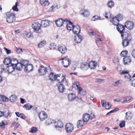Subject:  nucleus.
Listing matches in <instances>:
<instances>
[{"instance_id":"f257e3e1","label":"nucleus","mask_w":135,"mask_h":135,"mask_svg":"<svg viewBox=\"0 0 135 135\" xmlns=\"http://www.w3.org/2000/svg\"><path fill=\"white\" fill-rule=\"evenodd\" d=\"M121 36L123 39L122 44L124 47H126L129 45L130 41L132 38L131 35L127 32H125L123 34H121Z\"/></svg>"},{"instance_id":"f03ea898","label":"nucleus","mask_w":135,"mask_h":135,"mask_svg":"<svg viewBox=\"0 0 135 135\" xmlns=\"http://www.w3.org/2000/svg\"><path fill=\"white\" fill-rule=\"evenodd\" d=\"M6 21L9 23H11L15 21L16 19L15 14L13 13H10L9 12L6 13Z\"/></svg>"},{"instance_id":"7ed1b4c3","label":"nucleus","mask_w":135,"mask_h":135,"mask_svg":"<svg viewBox=\"0 0 135 135\" xmlns=\"http://www.w3.org/2000/svg\"><path fill=\"white\" fill-rule=\"evenodd\" d=\"M41 26V24L38 22L33 24L32 26L34 31L37 33L41 32V29L40 28Z\"/></svg>"},{"instance_id":"20e7f679","label":"nucleus","mask_w":135,"mask_h":135,"mask_svg":"<svg viewBox=\"0 0 135 135\" xmlns=\"http://www.w3.org/2000/svg\"><path fill=\"white\" fill-rule=\"evenodd\" d=\"M65 130L68 133H69L73 131L74 129L73 125L70 123H67L65 126Z\"/></svg>"},{"instance_id":"39448f33","label":"nucleus","mask_w":135,"mask_h":135,"mask_svg":"<svg viewBox=\"0 0 135 135\" xmlns=\"http://www.w3.org/2000/svg\"><path fill=\"white\" fill-rule=\"evenodd\" d=\"M68 21L67 19H65L63 20L62 19L59 18L56 20L55 23L58 27H61L63 25L64 22H67Z\"/></svg>"},{"instance_id":"423d86ee","label":"nucleus","mask_w":135,"mask_h":135,"mask_svg":"<svg viewBox=\"0 0 135 135\" xmlns=\"http://www.w3.org/2000/svg\"><path fill=\"white\" fill-rule=\"evenodd\" d=\"M47 68L43 66H41L38 70V73L41 75H44L47 72Z\"/></svg>"},{"instance_id":"0eeeda50","label":"nucleus","mask_w":135,"mask_h":135,"mask_svg":"<svg viewBox=\"0 0 135 135\" xmlns=\"http://www.w3.org/2000/svg\"><path fill=\"white\" fill-rule=\"evenodd\" d=\"M38 116L41 121H43L47 118V115L46 113L44 111H42L38 114Z\"/></svg>"},{"instance_id":"6e6552de","label":"nucleus","mask_w":135,"mask_h":135,"mask_svg":"<svg viewBox=\"0 0 135 135\" xmlns=\"http://www.w3.org/2000/svg\"><path fill=\"white\" fill-rule=\"evenodd\" d=\"M117 30L121 34H123L125 32L124 31L125 27L124 26L121 24H119L117 25L116 27Z\"/></svg>"},{"instance_id":"1a4fd4ad","label":"nucleus","mask_w":135,"mask_h":135,"mask_svg":"<svg viewBox=\"0 0 135 135\" xmlns=\"http://www.w3.org/2000/svg\"><path fill=\"white\" fill-rule=\"evenodd\" d=\"M54 123L55 124V127L57 129L61 128L63 127V125L60 120H57L56 121H54Z\"/></svg>"},{"instance_id":"9d476101","label":"nucleus","mask_w":135,"mask_h":135,"mask_svg":"<svg viewBox=\"0 0 135 135\" xmlns=\"http://www.w3.org/2000/svg\"><path fill=\"white\" fill-rule=\"evenodd\" d=\"M60 74L54 75L53 73L51 72L49 74V78L50 80L53 81L56 80L58 77H60Z\"/></svg>"},{"instance_id":"9b49d317","label":"nucleus","mask_w":135,"mask_h":135,"mask_svg":"<svg viewBox=\"0 0 135 135\" xmlns=\"http://www.w3.org/2000/svg\"><path fill=\"white\" fill-rule=\"evenodd\" d=\"M58 50L62 54H64L66 51V46L64 45H59L58 46Z\"/></svg>"},{"instance_id":"f8f14e48","label":"nucleus","mask_w":135,"mask_h":135,"mask_svg":"<svg viewBox=\"0 0 135 135\" xmlns=\"http://www.w3.org/2000/svg\"><path fill=\"white\" fill-rule=\"evenodd\" d=\"M123 64L125 65H129L131 62V57L129 56H125L123 58Z\"/></svg>"},{"instance_id":"ddd939ff","label":"nucleus","mask_w":135,"mask_h":135,"mask_svg":"<svg viewBox=\"0 0 135 135\" xmlns=\"http://www.w3.org/2000/svg\"><path fill=\"white\" fill-rule=\"evenodd\" d=\"M125 26L128 29L131 30L133 27V23L132 22L128 21L125 23Z\"/></svg>"},{"instance_id":"4468645a","label":"nucleus","mask_w":135,"mask_h":135,"mask_svg":"<svg viewBox=\"0 0 135 135\" xmlns=\"http://www.w3.org/2000/svg\"><path fill=\"white\" fill-rule=\"evenodd\" d=\"M33 67L31 64H28L24 68V71L27 73L32 71L33 70Z\"/></svg>"},{"instance_id":"2eb2a0df","label":"nucleus","mask_w":135,"mask_h":135,"mask_svg":"<svg viewBox=\"0 0 135 135\" xmlns=\"http://www.w3.org/2000/svg\"><path fill=\"white\" fill-rule=\"evenodd\" d=\"M50 21L47 20H42L41 22V27L44 28L48 27L50 25Z\"/></svg>"},{"instance_id":"dca6fc26","label":"nucleus","mask_w":135,"mask_h":135,"mask_svg":"<svg viewBox=\"0 0 135 135\" xmlns=\"http://www.w3.org/2000/svg\"><path fill=\"white\" fill-rule=\"evenodd\" d=\"M73 31L74 34H78L80 33V28L79 26L76 25L74 26L73 28Z\"/></svg>"},{"instance_id":"f3484780","label":"nucleus","mask_w":135,"mask_h":135,"mask_svg":"<svg viewBox=\"0 0 135 135\" xmlns=\"http://www.w3.org/2000/svg\"><path fill=\"white\" fill-rule=\"evenodd\" d=\"M81 14L84 17H87L90 14L89 12L87 10L83 9L81 11Z\"/></svg>"},{"instance_id":"a211bd4d","label":"nucleus","mask_w":135,"mask_h":135,"mask_svg":"<svg viewBox=\"0 0 135 135\" xmlns=\"http://www.w3.org/2000/svg\"><path fill=\"white\" fill-rule=\"evenodd\" d=\"M80 68L83 70H87L88 68V62L81 63L80 64Z\"/></svg>"},{"instance_id":"6ab92c4d","label":"nucleus","mask_w":135,"mask_h":135,"mask_svg":"<svg viewBox=\"0 0 135 135\" xmlns=\"http://www.w3.org/2000/svg\"><path fill=\"white\" fill-rule=\"evenodd\" d=\"M97 64V62L95 61H90L88 63V68L91 69H94L96 68Z\"/></svg>"},{"instance_id":"aec40b11","label":"nucleus","mask_w":135,"mask_h":135,"mask_svg":"<svg viewBox=\"0 0 135 135\" xmlns=\"http://www.w3.org/2000/svg\"><path fill=\"white\" fill-rule=\"evenodd\" d=\"M15 67L14 66L11 65L8 66L6 68V70L7 72L9 73H11L13 72L15 69Z\"/></svg>"},{"instance_id":"412c9836","label":"nucleus","mask_w":135,"mask_h":135,"mask_svg":"<svg viewBox=\"0 0 135 135\" xmlns=\"http://www.w3.org/2000/svg\"><path fill=\"white\" fill-rule=\"evenodd\" d=\"M74 40L76 43L77 44L80 43L82 41V36L80 35L75 36V37Z\"/></svg>"},{"instance_id":"4be33fe9","label":"nucleus","mask_w":135,"mask_h":135,"mask_svg":"<svg viewBox=\"0 0 135 135\" xmlns=\"http://www.w3.org/2000/svg\"><path fill=\"white\" fill-rule=\"evenodd\" d=\"M68 98L69 101L73 102L76 98L75 95L73 93L69 94L68 95Z\"/></svg>"},{"instance_id":"5701e85b","label":"nucleus","mask_w":135,"mask_h":135,"mask_svg":"<svg viewBox=\"0 0 135 135\" xmlns=\"http://www.w3.org/2000/svg\"><path fill=\"white\" fill-rule=\"evenodd\" d=\"M129 72L127 70H123L120 73V74H125L124 78L126 79H129L131 77L128 74Z\"/></svg>"},{"instance_id":"b1692460","label":"nucleus","mask_w":135,"mask_h":135,"mask_svg":"<svg viewBox=\"0 0 135 135\" xmlns=\"http://www.w3.org/2000/svg\"><path fill=\"white\" fill-rule=\"evenodd\" d=\"M67 19L68 20V22L69 23L66 25L67 28L68 30H73V28L74 26L73 25L72 23L70 21H69L68 19Z\"/></svg>"},{"instance_id":"393cba45","label":"nucleus","mask_w":135,"mask_h":135,"mask_svg":"<svg viewBox=\"0 0 135 135\" xmlns=\"http://www.w3.org/2000/svg\"><path fill=\"white\" fill-rule=\"evenodd\" d=\"M40 2L41 5L44 6H48L50 4L48 0H40Z\"/></svg>"},{"instance_id":"a878e982","label":"nucleus","mask_w":135,"mask_h":135,"mask_svg":"<svg viewBox=\"0 0 135 135\" xmlns=\"http://www.w3.org/2000/svg\"><path fill=\"white\" fill-rule=\"evenodd\" d=\"M83 120L84 122H87L90 118L89 114L87 113L83 115Z\"/></svg>"},{"instance_id":"bb28decb","label":"nucleus","mask_w":135,"mask_h":135,"mask_svg":"<svg viewBox=\"0 0 135 135\" xmlns=\"http://www.w3.org/2000/svg\"><path fill=\"white\" fill-rule=\"evenodd\" d=\"M62 64L65 68H68L71 64L70 60H65L61 61Z\"/></svg>"},{"instance_id":"cd10ccee","label":"nucleus","mask_w":135,"mask_h":135,"mask_svg":"<svg viewBox=\"0 0 135 135\" xmlns=\"http://www.w3.org/2000/svg\"><path fill=\"white\" fill-rule=\"evenodd\" d=\"M58 90L59 92L60 93L64 92L65 89V86L64 85L62 84H60L58 86Z\"/></svg>"},{"instance_id":"c85d7f7f","label":"nucleus","mask_w":135,"mask_h":135,"mask_svg":"<svg viewBox=\"0 0 135 135\" xmlns=\"http://www.w3.org/2000/svg\"><path fill=\"white\" fill-rule=\"evenodd\" d=\"M17 96L15 95H12L10 97L9 100L11 102H16L17 100Z\"/></svg>"},{"instance_id":"c756f323","label":"nucleus","mask_w":135,"mask_h":135,"mask_svg":"<svg viewBox=\"0 0 135 135\" xmlns=\"http://www.w3.org/2000/svg\"><path fill=\"white\" fill-rule=\"evenodd\" d=\"M15 67L16 69L18 71H21L23 69V67L21 62H18L15 65Z\"/></svg>"},{"instance_id":"7c9ffc66","label":"nucleus","mask_w":135,"mask_h":135,"mask_svg":"<svg viewBox=\"0 0 135 135\" xmlns=\"http://www.w3.org/2000/svg\"><path fill=\"white\" fill-rule=\"evenodd\" d=\"M110 21L113 24L117 26V25L119 24V21L115 17L113 18L112 20H110Z\"/></svg>"},{"instance_id":"2f4dec72","label":"nucleus","mask_w":135,"mask_h":135,"mask_svg":"<svg viewBox=\"0 0 135 135\" xmlns=\"http://www.w3.org/2000/svg\"><path fill=\"white\" fill-rule=\"evenodd\" d=\"M11 59L9 57H7L4 59L3 62L6 65H8L10 63L11 64Z\"/></svg>"},{"instance_id":"473e14b6","label":"nucleus","mask_w":135,"mask_h":135,"mask_svg":"<svg viewBox=\"0 0 135 135\" xmlns=\"http://www.w3.org/2000/svg\"><path fill=\"white\" fill-rule=\"evenodd\" d=\"M9 99L4 95H0V100L4 102H7L9 101Z\"/></svg>"},{"instance_id":"72a5a7b5","label":"nucleus","mask_w":135,"mask_h":135,"mask_svg":"<svg viewBox=\"0 0 135 135\" xmlns=\"http://www.w3.org/2000/svg\"><path fill=\"white\" fill-rule=\"evenodd\" d=\"M20 62L21 65H22L23 67H24V68H25V66L29 64L28 61L27 60H21Z\"/></svg>"},{"instance_id":"f704fd0d","label":"nucleus","mask_w":135,"mask_h":135,"mask_svg":"<svg viewBox=\"0 0 135 135\" xmlns=\"http://www.w3.org/2000/svg\"><path fill=\"white\" fill-rule=\"evenodd\" d=\"M11 65L15 66L18 63V61L15 58L11 59Z\"/></svg>"},{"instance_id":"c9c22d12","label":"nucleus","mask_w":135,"mask_h":135,"mask_svg":"<svg viewBox=\"0 0 135 135\" xmlns=\"http://www.w3.org/2000/svg\"><path fill=\"white\" fill-rule=\"evenodd\" d=\"M84 122L82 120H78L77 122V127L78 128H79V127H82L84 125Z\"/></svg>"},{"instance_id":"e433bc0d","label":"nucleus","mask_w":135,"mask_h":135,"mask_svg":"<svg viewBox=\"0 0 135 135\" xmlns=\"http://www.w3.org/2000/svg\"><path fill=\"white\" fill-rule=\"evenodd\" d=\"M33 106L30 105L29 104H25L23 106V108H25L26 110H29L33 107Z\"/></svg>"},{"instance_id":"4c0bfd02","label":"nucleus","mask_w":135,"mask_h":135,"mask_svg":"<svg viewBox=\"0 0 135 135\" xmlns=\"http://www.w3.org/2000/svg\"><path fill=\"white\" fill-rule=\"evenodd\" d=\"M126 117L127 120H129L131 119L132 117L131 113L130 111L126 112Z\"/></svg>"},{"instance_id":"58836bf2","label":"nucleus","mask_w":135,"mask_h":135,"mask_svg":"<svg viewBox=\"0 0 135 135\" xmlns=\"http://www.w3.org/2000/svg\"><path fill=\"white\" fill-rule=\"evenodd\" d=\"M54 120H52L51 119H48L46 121L45 124L46 126H48L51 124L54 123Z\"/></svg>"},{"instance_id":"ea45409f","label":"nucleus","mask_w":135,"mask_h":135,"mask_svg":"<svg viewBox=\"0 0 135 135\" xmlns=\"http://www.w3.org/2000/svg\"><path fill=\"white\" fill-rule=\"evenodd\" d=\"M46 44V41H43L38 45V47L39 48L42 47L45 45Z\"/></svg>"},{"instance_id":"a19ab883","label":"nucleus","mask_w":135,"mask_h":135,"mask_svg":"<svg viewBox=\"0 0 135 135\" xmlns=\"http://www.w3.org/2000/svg\"><path fill=\"white\" fill-rule=\"evenodd\" d=\"M107 4L108 7L112 8L114 6V4L112 1L110 0L108 2Z\"/></svg>"},{"instance_id":"79ce46f5","label":"nucleus","mask_w":135,"mask_h":135,"mask_svg":"<svg viewBox=\"0 0 135 135\" xmlns=\"http://www.w3.org/2000/svg\"><path fill=\"white\" fill-rule=\"evenodd\" d=\"M6 112H5L4 113L0 111V117H1L4 115H5V117H8L9 115V112L8 110H7V114H6Z\"/></svg>"},{"instance_id":"37998d69","label":"nucleus","mask_w":135,"mask_h":135,"mask_svg":"<svg viewBox=\"0 0 135 135\" xmlns=\"http://www.w3.org/2000/svg\"><path fill=\"white\" fill-rule=\"evenodd\" d=\"M38 131L37 128L35 127H33L31 128L29 132L32 133H36Z\"/></svg>"},{"instance_id":"c03bdc74","label":"nucleus","mask_w":135,"mask_h":135,"mask_svg":"<svg viewBox=\"0 0 135 135\" xmlns=\"http://www.w3.org/2000/svg\"><path fill=\"white\" fill-rule=\"evenodd\" d=\"M128 52L127 50H124L122 51L120 53V55L123 57H125V56H126L127 55Z\"/></svg>"},{"instance_id":"a18cd8bd","label":"nucleus","mask_w":135,"mask_h":135,"mask_svg":"<svg viewBox=\"0 0 135 135\" xmlns=\"http://www.w3.org/2000/svg\"><path fill=\"white\" fill-rule=\"evenodd\" d=\"M15 50L17 54H22L23 52L22 49L20 48L16 47Z\"/></svg>"},{"instance_id":"49530a36","label":"nucleus","mask_w":135,"mask_h":135,"mask_svg":"<svg viewBox=\"0 0 135 135\" xmlns=\"http://www.w3.org/2000/svg\"><path fill=\"white\" fill-rule=\"evenodd\" d=\"M115 17L119 21L122 20L123 18V16L122 14H119Z\"/></svg>"},{"instance_id":"de8ad7c7","label":"nucleus","mask_w":135,"mask_h":135,"mask_svg":"<svg viewBox=\"0 0 135 135\" xmlns=\"http://www.w3.org/2000/svg\"><path fill=\"white\" fill-rule=\"evenodd\" d=\"M18 6V2H16V3L15 5L13 6L12 8L13 10L16 11H18V9L17 8V6Z\"/></svg>"},{"instance_id":"09e8293b","label":"nucleus","mask_w":135,"mask_h":135,"mask_svg":"<svg viewBox=\"0 0 135 135\" xmlns=\"http://www.w3.org/2000/svg\"><path fill=\"white\" fill-rule=\"evenodd\" d=\"M88 34L90 36H92L96 34L94 32V31L91 29L89 30L88 32Z\"/></svg>"},{"instance_id":"8fccbe9b","label":"nucleus","mask_w":135,"mask_h":135,"mask_svg":"<svg viewBox=\"0 0 135 135\" xmlns=\"http://www.w3.org/2000/svg\"><path fill=\"white\" fill-rule=\"evenodd\" d=\"M123 101L122 102V103H125L131 99V98L129 97H127L126 98H123Z\"/></svg>"},{"instance_id":"3c124183","label":"nucleus","mask_w":135,"mask_h":135,"mask_svg":"<svg viewBox=\"0 0 135 135\" xmlns=\"http://www.w3.org/2000/svg\"><path fill=\"white\" fill-rule=\"evenodd\" d=\"M100 17L98 16H93L91 18V20L93 21H95L100 19Z\"/></svg>"},{"instance_id":"603ef678","label":"nucleus","mask_w":135,"mask_h":135,"mask_svg":"<svg viewBox=\"0 0 135 135\" xmlns=\"http://www.w3.org/2000/svg\"><path fill=\"white\" fill-rule=\"evenodd\" d=\"M125 121H123L119 123V126L120 128H123L125 126Z\"/></svg>"},{"instance_id":"864d4df0","label":"nucleus","mask_w":135,"mask_h":135,"mask_svg":"<svg viewBox=\"0 0 135 135\" xmlns=\"http://www.w3.org/2000/svg\"><path fill=\"white\" fill-rule=\"evenodd\" d=\"M5 69L4 66L3 65H0V73H2Z\"/></svg>"},{"instance_id":"5fc2aeb1","label":"nucleus","mask_w":135,"mask_h":135,"mask_svg":"<svg viewBox=\"0 0 135 135\" xmlns=\"http://www.w3.org/2000/svg\"><path fill=\"white\" fill-rule=\"evenodd\" d=\"M111 106L110 103L109 102H107V104L105 105V108L106 109H108Z\"/></svg>"},{"instance_id":"6e6d98bb","label":"nucleus","mask_w":135,"mask_h":135,"mask_svg":"<svg viewBox=\"0 0 135 135\" xmlns=\"http://www.w3.org/2000/svg\"><path fill=\"white\" fill-rule=\"evenodd\" d=\"M65 79L64 76H62V78L60 79H57V80L58 83H60L62 82Z\"/></svg>"},{"instance_id":"4d7b16f0","label":"nucleus","mask_w":135,"mask_h":135,"mask_svg":"<svg viewBox=\"0 0 135 135\" xmlns=\"http://www.w3.org/2000/svg\"><path fill=\"white\" fill-rule=\"evenodd\" d=\"M111 15V13L110 12H106L105 14V17L106 18H108L109 17H110V15Z\"/></svg>"},{"instance_id":"13d9d810","label":"nucleus","mask_w":135,"mask_h":135,"mask_svg":"<svg viewBox=\"0 0 135 135\" xmlns=\"http://www.w3.org/2000/svg\"><path fill=\"white\" fill-rule=\"evenodd\" d=\"M56 45L54 44H51L50 47V49L51 50L54 49L56 47Z\"/></svg>"},{"instance_id":"bf43d9fd","label":"nucleus","mask_w":135,"mask_h":135,"mask_svg":"<svg viewBox=\"0 0 135 135\" xmlns=\"http://www.w3.org/2000/svg\"><path fill=\"white\" fill-rule=\"evenodd\" d=\"M25 35L28 38H30L31 37V36H32L31 33L30 32L28 33L26 32L25 36Z\"/></svg>"},{"instance_id":"052dcab7","label":"nucleus","mask_w":135,"mask_h":135,"mask_svg":"<svg viewBox=\"0 0 135 135\" xmlns=\"http://www.w3.org/2000/svg\"><path fill=\"white\" fill-rule=\"evenodd\" d=\"M5 124L4 122L3 121L2 122V123H0V127L2 129L4 128V125Z\"/></svg>"},{"instance_id":"680f3d73","label":"nucleus","mask_w":135,"mask_h":135,"mask_svg":"<svg viewBox=\"0 0 135 135\" xmlns=\"http://www.w3.org/2000/svg\"><path fill=\"white\" fill-rule=\"evenodd\" d=\"M106 103V100H102L101 101V104L102 107H104V105Z\"/></svg>"},{"instance_id":"e2e57ef3","label":"nucleus","mask_w":135,"mask_h":135,"mask_svg":"<svg viewBox=\"0 0 135 135\" xmlns=\"http://www.w3.org/2000/svg\"><path fill=\"white\" fill-rule=\"evenodd\" d=\"M95 82H100L103 81L104 80L100 79H95Z\"/></svg>"},{"instance_id":"0e129e2a","label":"nucleus","mask_w":135,"mask_h":135,"mask_svg":"<svg viewBox=\"0 0 135 135\" xmlns=\"http://www.w3.org/2000/svg\"><path fill=\"white\" fill-rule=\"evenodd\" d=\"M86 94V92L85 90H82V92H81L79 94H80L81 95H85Z\"/></svg>"},{"instance_id":"69168bd1","label":"nucleus","mask_w":135,"mask_h":135,"mask_svg":"<svg viewBox=\"0 0 135 135\" xmlns=\"http://www.w3.org/2000/svg\"><path fill=\"white\" fill-rule=\"evenodd\" d=\"M79 84V83L77 81H76L73 84V86H74V87H75V86L77 88H78Z\"/></svg>"},{"instance_id":"338daca9","label":"nucleus","mask_w":135,"mask_h":135,"mask_svg":"<svg viewBox=\"0 0 135 135\" xmlns=\"http://www.w3.org/2000/svg\"><path fill=\"white\" fill-rule=\"evenodd\" d=\"M20 117L22 119H25V117L23 113H20Z\"/></svg>"},{"instance_id":"774afa93","label":"nucleus","mask_w":135,"mask_h":135,"mask_svg":"<svg viewBox=\"0 0 135 135\" xmlns=\"http://www.w3.org/2000/svg\"><path fill=\"white\" fill-rule=\"evenodd\" d=\"M132 85L135 87V79H133L131 82Z\"/></svg>"}]
</instances>
